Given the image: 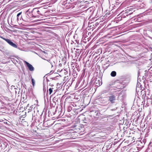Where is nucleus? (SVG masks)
Returning a JSON list of instances; mask_svg holds the SVG:
<instances>
[{"mask_svg":"<svg viewBox=\"0 0 152 152\" xmlns=\"http://www.w3.org/2000/svg\"><path fill=\"white\" fill-rule=\"evenodd\" d=\"M108 100L111 104L115 103L116 100V96L111 93L108 94Z\"/></svg>","mask_w":152,"mask_h":152,"instance_id":"obj_1","label":"nucleus"},{"mask_svg":"<svg viewBox=\"0 0 152 152\" xmlns=\"http://www.w3.org/2000/svg\"><path fill=\"white\" fill-rule=\"evenodd\" d=\"M44 8H42L41 7L40 8H34L33 10L32 11V13H33L35 15H36V16L38 14L42 15V9H44Z\"/></svg>","mask_w":152,"mask_h":152,"instance_id":"obj_2","label":"nucleus"},{"mask_svg":"<svg viewBox=\"0 0 152 152\" xmlns=\"http://www.w3.org/2000/svg\"><path fill=\"white\" fill-rule=\"evenodd\" d=\"M24 62L26 64L28 69L30 71H33L34 70V68L31 64L26 61H25Z\"/></svg>","mask_w":152,"mask_h":152,"instance_id":"obj_3","label":"nucleus"},{"mask_svg":"<svg viewBox=\"0 0 152 152\" xmlns=\"http://www.w3.org/2000/svg\"><path fill=\"white\" fill-rule=\"evenodd\" d=\"M6 41L10 45L14 48H17V45L15 43L13 42L10 40V39H6Z\"/></svg>","mask_w":152,"mask_h":152,"instance_id":"obj_4","label":"nucleus"},{"mask_svg":"<svg viewBox=\"0 0 152 152\" xmlns=\"http://www.w3.org/2000/svg\"><path fill=\"white\" fill-rule=\"evenodd\" d=\"M26 17L28 18H30L31 17H36V15H34L32 13H30L29 11V10H28L26 12Z\"/></svg>","mask_w":152,"mask_h":152,"instance_id":"obj_5","label":"nucleus"},{"mask_svg":"<svg viewBox=\"0 0 152 152\" xmlns=\"http://www.w3.org/2000/svg\"><path fill=\"white\" fill-rule=\"evenodd\" d=\"M64 3L63 4L64 7L66 9H68L70 8H71L72 7V5L67 2H64Z\"/></svg>","mask_w":152,"mask_h":152,"instance_id":"obj_6","label":"nucleus"},{"mask_svg":"<svg viewBox=\"0 0 152 152\" xmlns=\"http://www.w3.org/2000/svg\"><path fill=\"white\" fill-rule=\"evenodd\" d=\"M96 86H101L102 83L101 81L99 80H96L94 82Z\"/></svg>","mask_w":152,"mask_h":152,"instance_id":"obj_7","label":"nucleus"},{"mask_svg":"<svg viewBox=\"0 0 152 152\" xmlns=\"http://www.w3.org/2000/svg\"><path fill=\"white\" fill-rule=\"evenodd\" d=\"M22 12H20L17 15V21L19 22L21 20V18L22 19V16L21 15Z\"/></svg>","mask_w":152,"mask_h":152,"instance_id":"obj_8","label":"nucleus"},{"mask_svg":"<svg viewBox=\"0 0 152 152\" xmlns=\"http://www.w3.org/2000/svg\"><path fill=\"white\" fill-rule=\"evenodd\" d=\"M116 72L115 71H113L111 72L110 74V75L112 77H115L116 76Z\"/></svg>","mask_w":152,"mask_h":152,"instance_id":"obj_9","label":"nucleus"},{"mask_svg":"<svg viewBox=\"0 0 152 152\" xmlns=\"http://www.w3.org/2000/svg\"><path fill=\"white\" fill-rule=\"evenodd\" d=\"M53 88H50L49 89V94H50L53 92Z\"/></svg>","mask_w":152,"mask_h":152,"instance_id":"obj_10","label":"nucleus"},{"mask_svg":"<svg viewBox=\"0 0 152 152\" xmlns=\"http://www.w3.org/2000/svg\"><path fill=\"white\" fill-rule=\"evenodd\" d=\"M31 81H32L33 86H34V85L35 84V81L33 79H32Z\"/></svg>","mask_w":152,"mask_h":152,"instance_id":"obj_11","label":"nucleus"},{"mask_svg":"<svg viewBox=\"0 0 152 152\" xmlns=\"http://www.w3.org/2000/svg\"><path fill=\"white\" fill-rule=\"evenodd\" d=\"M53 100L54 101H57L58 100V99L56 97H54L53 99Z\"/></svg>","mask_w":152,"mask_h":152,"instance_id":"obj_12","label":"nucleus"},{"mask_svg":"<svg viewBox=\"0 0 152 152\" xmlns=\"http://www.w3.org/2000/svg\"><path fill=\"white\" fill-rule=\"evenodd\" d=\"M0 38L2 39H3L4 40H5V41H6V39H6L3 37L2 36H1L0 35Z\"/></svg>","mask_w":152,"mask_h":152,"instance_id":"obj_13","label":"nucleus"},{"mask_svg":"<svg viewBox=\"0 0 152 152\" xmlns=\"http://www.w3.org/2000/svg\"><path fill=\"white\" fill-rule=\"evenodd\" d=\"M45 88H45V85L44 83L43 82V89L44 91L45 90H46V89Z\"/></svg>","mask_w":152,"mask_h":152,"instance_id":"obj_14","label":"nucleus"},{"mask_svg":"<svg viewBox=\"0 0 152 152\" xmlns=\"http://www.w3.org/2000/svg\"><path fill=\"white\" fill-rule=\"evenodd\" d=\"M47 61L49 63H50V64H51L52 65V67H53V65H52V63L51 62V61H50V60H47Z\"/></svg>","mask_w":152,"mask_h":152,"instance_id":"obj_15","label":"nucleus"},{"mask_svg":"<svg viewBox=\"0 0 152 152\" xmlns=\"http://www.w3.org/2000/svg\"><path fill=\"white\" fill-rule=\"evenodd\" d=\"M117 109V108H116L115 109H112L111 110L112 111H113Z\"/></svg>","mask_w":152,"mask_h":152,"instance_id":"obj_16","label":"nucleus"},{"mask_svg":"<svg viewBox=\"0 0 152 152\" xmlns=\"http://www.w3.org/2000/svg\"><path fill=\"white\" fill-rule=\"evenodd\" d=\"M128 10H127L126 11V13H129V12H128V11H127Z\"/></svg>","mask_w":152,"mask_h":152,"instance_id":"obj_17","label":"nucleus"},{"mask_svg":"<svg viewBox=\"0 0 152 152\" xmlns=\"http://www.w3.org/2000/svg\"><path fill=\"white\" fill-rule=\"evenodd\" d=\"M46 78L47 82H48V81H49V80L47 79V78L46 77Z\"/></svg>","mask_w":152,"mask_h":152,"instance_id":"obj_18","label":"nucleus"},{"mask_svg":"<svg viewBox=\"0 0 152 152\" xmlns=\"http://www.w3.org/2000/svg\"><path fill=\"white\" fill-rule=\"evenodd\" d=\"M145 152H152L151 151H145Z\"/></svg>","mask_w":152,"mask_h":152,"instance_id":"obj_19","label":"nucleus"},{"mask_svg":"<svg viewBox=\"0 0 152 152\" xmlns=\"http://www.w3.org/2000/svg\"><path fill=\"white\" fill-rule=\"evenodd\" d=\"M132 13V12H129V14H131V13Z\"/></svg>","mask_w":152,"mask_h":152,"instance_id":"obj_20","label":"nucleus"},{"mask_svg":"<svg viewBox=\"0 0 152 152\" xmlns=\"http://www.w3.org/2000/svg\"><path fill=\"white\" fill-rule=\"evenodd\" d=\"M1 146H2V145H1V144L0 143V148L1 147Z\"/></svg>","mask_w":152,"mask_h":152,"instance_id":"obj_21","label":"nucleus"},{"mask_svg":"<svg viewBox=\"0 0 152 152\" xmlns=\"http://www.w3.org/2000/svg\"><path fill=\"white\" fill-rule=\"evenodd\" d=\"M131 11H132V10H129V12H130Z\"/></svg>","mask_w":152,"mask_h":152,"instance_id":"obj_22","label":"nucleus"},{"mask_svg":"<svg viewBox=\"0 0 152 152\" xmlns=\"http://www.w3.org/2000/svg\"><path fill=\"white\" fill-rule=\"evenodd\" d=\"M84 123H87V122H84Z\"/></svg>","mask_w":152,"mask_h":152,"instance_id":"obj_23","label":"nucleus"},{"mask_svg":"<svg viewBox=\"0 0 152 152\" xmlns=\"http://www.w3.org/2000/svg\"><path fill=\"white\" fill-rule=\"evenodd\" d=\"M151 22H152V20H151Z\"/></svg>","mask_w":152,"mask_h":152,"instance_id":"obj_24","label":"nucleus"}]
</instances>
